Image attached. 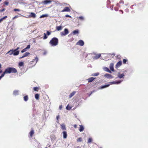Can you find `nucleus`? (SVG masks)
Segmentation results:
<instances>
[{
    "label": "nucleus",
    "mask_w": 148,
    "mask_h": 148,
    "mask_svg": "<svg viewBox=\"0 0 148 148\" xmlns=\"http://www.w3.org/2000/svg\"><path fill=\"white\" fill-rule=\"evenodd\" d=\"M17 72L16 69L13 67H8L6 68L4 71V73H15Z\"/></svg>",
    "instance_id": "1"
},
{
    "label": "nucleus",
    "mask_w": 148,
    "mask_h": 148,
    "mask_svg": "<svg viewBox=\"0 0 148 148\" xmlns=\"http://www.w3.org/2000/svg\"><path fill=\"white\" fill-rule=\"evenodd\" d=\"M58 40L56 37L53 38L50 41L49 43L52 46H56L58 45Z\"/></svg>",
    "instance_id": "2"
},
{
    "label": "nucleus",
    "mask_w": 148,
    "mask_h": 148,
    "mask_svg": "<svg viewBox=\"0 0 148 148\" xmlns=\"http://www.w3.org/2000/svg\"><path fill=\"white\" fill-rule=\"evenodd\" d=\"M122 82V80H119L117 81H113L110 82V84H108L106 85L101 87V89H103L108 87L110 84H118Z\"/></svg>",
    "instance_id": "3"
},
{
    "label": "nucleus",
    "mask_w": 148,
    "mask_h": 148,
    "mask_svg": "<svg viewBox=\"0 0 148 148\" xmlns=\"http://www.w3.org/2000/svg\"><path fill=\"white\" fill-rule=\"evenodd\" d=\"M69 33V32L68 29L66 28H65L64 29L63 32H60V34L61 36H63Z\"/></svg>",
    "instance_id": "4"
},
{
    "label": "nucleus",
    "mask_w": 148,
    "mask_h": 148,
    "mask_svg": "<svg viewBox=\"0 0 148 148\" xmlns=\"http://www.w3.org/2000/svg\"><path fill=\"white\" fill-rule=\"evenodd\" d=\"M101 56V54H95L92 56V58L95 60H96L99 58Z\"/></svg>",
    "instance_id": "5"
},
{
    "label": "nucleus",
    "mask_w": 148,
    "mask_h": 148,
    "mask_svg": "<svg viewBox=\"0 0 148 148\" xmlns=\"http://www.w3.org/2000/svg\"><path fill=\"white\" fill-rule=\"evenodd\" d=\"M77 45L83 46L84 45V42L82 40H79L76 43Z\"/></svg>",
    "instance_id": "6"
},
{
    "label": "nucleus",
    "mask_w": 148,
    "mask_h": 148,
    "mask_svg": "<svg viewBox=\"0 0 148 148\" xmlns=\"http://www.w3.org/2000/svg\"><path fill=\"white\" fill-rule=\"evenodd\" d=\"M36 14L34 12H30V15L28 16L29 17H32L35 18L36 17Z\"/></svg>",
    "instance_id": "7"
},
{
    "label": "nucleus",
    "mask_w": 148,
    "mask_h": 148,
    "mask_svg": "<svg viewBox=\"0 0 148 148\" xmlns=\"http://www.w3.org/2000/svg\"><path fill=\"white\" fill-rule=\"evenodd\" d=\"M30 54V53L29 52H26L24 54V55H23V56L20 57L19 58L21 59V58H24L25 57L27 56Z\"/></svg>",
    "instance_id": "8"
},
{
    "label": "nucleus",
    "mask_w": 148,
    "mask_h": 148,
    "mask_svg": "<svg viewBox=\"0 0 148 148\" xmlns=\"http://www.w3.org/2000/svg\"><path fill=\"white\" fill-rule=\"evenodd\" d=\"M70 10L68 7H65L64 9L61 11L62 12H70Z\"/></svg>",
    "instance_id": "9"
},
{
    "label": "nucleus",
    "mask_w": 148,
    "mask_h": 148,
    "mask_svg": "<svg viewBox=\"0 0 148 148\" xmlns=\"http://www.w3.org/2000/svg\"><path fill=\"white\" fill-rule=\"evenodd\" d=\"M110 69L111 71H114V64L113 63H111L110 65Z\"/></svg>",
    "instance_id": "10"
},
{
    "label": "nucleus",
    "mask_w": 148,
    "mask_h": 148,
    "mask_svg": "<svg viewBox=\"0 0 148 148\" xmlns=\"http://www.w3.org/2000/svg\"><path fill=\"white\" fill-rule=\"evenodd\" d=\"M52 1L46 0H45L44 1H43V3L44 4H49V3H50Z\"/></svg>",
    "instance_id": "11"
},
{
    "label": "nucleus",
    "mask_w": 148,
    "mask_h": 148,
    "mask_svg": "<svg viewBox=\"0 0 148 148\" xmlns=\"http://www.w3.org/2000/svg\"><path fill=\"white\" fill-rule=\"evenodd\" d=\"M103 69L104 71H106L108 72L109 73H111V71L109 69L106 67H103Z\"/></svg>",
    "instance_id": "12"
},
{
    "label": "nucleus",
    "mask_w": 148,
    "mask_h": 148,
    "mask_svg": "<svg viewBox=\"0 0 148 148\" xmlns=\"http://www.w3.org/2000/svg\"><path fill=\"white\" fill-rule=\"evenodd\" d=\"M122 64V62L121 61H119L117 62L116 65V68H117L120 66Z\"/></svg>",
    "instance_id": "13"
},
{
    "label": "nucleus",
    "mask_w": 148,
    "mask_h": 148,
    "mask_svg": "<svg viewBox=\"0 0 148 148\" xmlns=\"http://www.w3.org/2000/svg\"><path fill=\"white\" fill-rule=\"evenodd\" d=\"M104 76L108 78H112L113 77L110 75L108 74H106L104 75Z\"/></svg>",
    "instance_id": "14"
},
{
    "label": "nucleus",
    "mask_w": 148,
    "mask_h": 148,
    "mask_svg": "<svg viewBox=\"0 0 148 148\" xmlns=\"http://www.w3.org/2000/svg\"><path fill=\"white\" fill-rule=\"evenodd\" d=\"M62 133L63 136V138H66L67 136V134L66 132V131H63L62 132Z\"/></svg>",
    "instance_id": "15"
},
{
    "label": "nucleus",
    "mask_w": 148,
    "mask_h": 148,
    "mask_svg": "<svg viewBox=\"0 0 148 148\" xmlns=\"http://www.w3.org/2000/svg\"><path fill=\"white\" fill-rule=\"evenodd\" d=\"M124 76V74L122 73L121 74H120V73H118V77L120 79L122 78Z\"/></svg>",
    "instance_id": "16"
},
{
    "label": "nucleus",
    "mask_w": 148,
    "mask_h": 148,
    "mask_svg": "<svg viewBox=\"0 0 148 148\" xmlns=\"http://www.w3.org/2000/svg\"><path fill=\"white\" fill-rule=\"evenodd\" d=\"M95 79V78L93 77H91L90 78H89L88 79V82H92V81L94 80Z\"/></svg>",
    "instance_id": "17"
},
{
    "label": "nucleus",
    "mask_w": 148,
    "mask_h": 148,
    "mask_svg": "<svg viewBox=\"0 0 148 148\" xmlns=\"http://www.w3.org/2000/svg\"><path fill=\"white\" fill-rule=\"evenodd\" d=\"M76 92L75 91H73L71 93L69 96V98H71L75 94Z\"/></svg>",
    "instance_id": "18"
},
{
    "label": "nucleus",
    "mask_w": 148,
    "mask_h": 148,
    "mask_svg": "<svg viewBox=\"0 0 148 148\" xmlns=\"http://www.w3.org/2000/svg\"><path fill=\"white\" fill-rule=\"evenodd\" d=\"M62 28V27L61 26H57L56 27V29L57 31L61 30Z\"/></svg>",
    "instance_id": "19"
},
{
    "label": "nucleus",
    "mask_w": 148,
    "mask_h": 148,
    "mask_svg": "<svg viewBox=\"0 0 148 148\" xmlns=\"http://www.w3.org/2000/svg\"><path fill=\"white\" fill-rule=\"evenodd\" d=\"M14 52V50L13 49L10 50L9 51H8L7 54L9 53L10 55H11L12 54H13V52Z\"/></svg>",
    "instance_id": "20"
},
{
    "label": "nucleus",
    "mask_w": 148,
    "mask_h": 148,
    "mask_svg": "<svg viewBox=\"0 0 148 148\" xmlns=\"http://www.w3.org/2000/svg\"><path fill=\"white\" fill-rule=\"evenodd\" d=\"M19 53V51H14L13 52V55L14 56H17L18 55Z\"/></svg>",
    "instance_id": "21"
},
{
    "label": "nucleus",
    "mask_w": 148,
    "mask_h": 148,
    "mask_svg": "<svg viewBox=\"0 0 148 148\" xmlns=\"http://www.w3.org/2000/svg\"><path fill=\"white\" fill-rule=\"evenodd\" d=\"M19 91L17 90H15L14 91L13 94L14 95H16L18 94Z\"/></svg>",
    "instance_id": "22"
},
{
    "label": "nucleus",
    "mask_w": 148,
    "mask_h": 148,
    "mask_svg": "<svg viewBox=\"0 0 148 148\" xmlns=\"http://www.w3.org/2000/svg\"><path fill=\"white\" fill-rule=\"evenodd\" d=\"M73 34H76L79 33V30L78 29H76L73 31L72 32Z\"/></svg>",
    "instance_id": "23"
},
{
    "label": "nucleus",
    "mask_w": 148,
    "mask_h": 148,
    "mask_svg": "<svg viewBox=\"0 0 148 148\" xmlns=\"http://www.w3.org/2000/svg\"><path fill=\"white\" fill-rule=\"evenodd\" d=\"M48 15L47 14H44L42 15L40 17V18H42L44 17H46L48 16Z\"/></svg>",
    "instance_id": "24"
},
{
    "label": "nucleus",
    "mask_w": 148,
    "mask_h": 148,
    "mask_svg": "<svg viewBox=\"0 0 148 148\" xmlns=\"http://www.w3.org/2000/svg\"><path fill=\"white\" fill-rule=\"evenodd\" d=\"M80 127L79 129V130L80 132H82L84 130V128L83 126L82 125H80Z\"/></svg>",
    "instance_id": "25"
},
{
    "label": "nucleus",
    "mask_w": 148,
    "mask_h": 148,
    "mask_svg": "<svg viewBox=\"0 0 148 148\" xmlns=\"http://www.w3.org/2000/svg\"><path fill=\"white\" fill-rule=\"evenodd\" d=\"M39 95L38 94H36L35 96V98L37 100H38L39 99Z\"/></svg>",
    "instance_id": "26"
},
{
    "label": "nucleus",
    "mask_w": 148,
    "mask_h": 148,
    "mask_svg": "<svg viewBox=\"0 0 148 148\" xmlns=\"http://www.w3.org/2000/svg\"><path fill=\"white\" fill-rule=\"evenodd\" d=\"M7 17V16H5L3 18L0 19V23H1L4 19L6 18Z\"/></svg>",
    "instance_id": "27"
},
{
    "label": "nucleus",
    "mask_w": 148,
    "mask_h": 148,
    "mask_svg": "<svg viewBox=\"0 0 148 148\" xmlns=\"http://www.w3.org/2000/svg\"><path fill=\"white\" fill-rule=\"evenodd\" d=\"M24 65V63L22 62H20L18 63V66H22Z\"/></svg>",
    "instance_id": "28"
},
{
    "label": "nucleus",
    "mask_w": 148,
    "mask_h": 148,
    "mask_svg": "<svg viewBox=\"0 0 148 148\" xmlns=\"http://www.w3.org/2000/svg\"><path fill=\"white\" fill-rule=\"evenodd\" d=\"M24 100L25 101H27L28 99V98L27 95H26V96H24Z\"/></svg>",
    "instance_id": "29"
},
{
    "label": "nucleus",
    "mask_w": 148,
    "mask_h": 148,
    "mask_svg": "<svg viewBox=\"0 0 148 148\" xmlns=\"http://www.w3.org/2000/svg\"><path fill=\"white\" fill-rule=\"evenodd\" d=\"M61 128L63 130H66L65 126L64 124H62L61 125Z\"/></svg>",
    "instance_id": "30"
},
{
    "label": "nucleus",
    "mask_w": 148,
    "mask_h": 148,
    "mask_svg": "<svg viewBox=\"0 0 148 148\" xmlns=\"http://www.w3.org/2000/svg\"><path fill=\"white\" fill-rule=\"evenodd\" d=\"M36 60V64L38 60V58L37 57H36L35 59H33L32 61V62Z\"/></svg>",
    "instance_id": "31"
},
{
    "label": "nucleus",
    "mask_w": 148,
    "mask_h": 148,
    "mask_svg": "<svg viewBox=\"0 0 148 148\" xmlns=\"http://www.w3.org/2000/svg\"><path fill=\"white\" fill-rule=\"evenodd\" d=\"M34 133V131L33 130H32L30 132V135L31 137H32V135Z\"/></svg>",
    "instance_id": "32"
},
{
    "label": "nucleus",
    "mask_w": 148,
    "mask_h": 148,
    "mask_svg": "<svg viewBox=\"0 0 148 148\" xmlns=\"http://www.w3.org/2000/svg\"><path fill=\"white\" fill-rule=\"evenodd\" d=\"M99 75V73H93L92 74V76H97Z\"/></svg>",
    "instance_id": "33"
},
{
    "label": "nucleus",
    "mask_w": 148,
    "mask_h": 148,
    "mask_svg": "<svg viewBox=\"0 0 148 148\" xmlns=\"http://www.w3.org/2000/svg\"><path fill=\"white\" fill-rule=\"evenodd\" d=\"M79 19H80L81 20H84V17L83 16H80L78 18Z\"/></svg>",
    "instance_id": "34"
},
{
    "label": "nucleus",
    "mask_w": 148,
    "mask_h": 148,
    "mask_svg": "<svg viewBox=\"0 0 148 148\" xmlns=\"http://www.w3.org/2000/svg\"><path fill=\"white\" fill-rule=\"evenodd\" d=\"M5 73H4V72L1 74V75L0 76V80L4 76Z\"/></svg>",
    "instance_id": "35"
},
{
    "label": "nucleus",
    "mask_w": 148,
    "mask_h": 148,
    "mask_svg": "<svg viewBox=\"0 0 148 148\" xmlns=\"http://www.w3.org/2000/svg\"><path fill=\"white\" fill-rule=\"evenodd\" d=\"M92 141V139L91 138H89L88 140V143H91Z\"/></svg>",
    "instance_id": "36"
},
{
    "label": "nucleus",
    "mask_w": 148,
    "mask_h": 148,
    "mask_svg": "<svg viewBox=\"0 0 148 148\" xmlns=\"http://www.w3.org/2000/svg\"><path fill=\"white\" fill-rule=\"evenodd\" d=\"M44 37L43 39L45 40L47 38V36L45 33H44Z\"/></svg>",
    "instance_id": "37"
},
{
    "label": "nucleus",
    "mask_w": 148,
    "mask_h": 148,
    "mask_svg": "<svg viewBox=\"0 0 148 148\" xmlns=\"http://www.w3.org/2000/svg\"><path fill=\"white\" fill-rule=\"evenodd\" d=\"M71 108V107L69 106L68 105L66 107V109L67 110H70Z\"/></svg>",
    "instance_id": "38"
},
{
    "label": "nucleus",
    "mask_w": 148,
    "mask_h": 148,
    "mask_svg": "<svg viewBox=\"0 0 148 148\" xmlns=\"http://www.w3.org/2000/svg\"><path fill=\"white\" fill-rule=\"evenodd\" d=\"M26 51V49L25 48L23 49L21 51V52L23 53H24Z\"/></svg>",
    "instance_id": "39"
},
{
    "label": "nucleus",
    "mask_w": 148,
    "mask_h": 148,
    "mask_svg": "<svg viewBox=\"0 0 148 148\" xmlns=\"http://www.w3.org/2000/svg\"><path fill=\"white\" fill-rule=\"evenodd\" d=\"M82 141V138H78L77 140V142H81Z\"/></svg>",
    "instance_id": "40"
},
{
    "label": "nucleus",
    "mask_w": 148,
    "mask_h": 148,
    "mask_svg": "<svg viewBox=\"0 0 148 148\" xmlns=\"http://www.w3.org/2000/svg\"><path fill=\"white\" fill-rule=\"evenodd\" d=\"M4 4L6 5H8V4H9V2H7V1H5L4 3Z\"/></svg>",
    "instance_id": "41"
},
{
    "label": "nucleus",
    "mask_w": 148,
    "mask_h": 148,
    "mask_svg": "<svg viewBox=\"0 0 148 148\" xmlns=\"http://www.w3.org/2000/svg\"><path fill=\"white\" fill-rule=\"evenodd\" d=\"M30 45H28L27 47L25 48V49H29L30 48Z\"/></svg>",
    "instance_id": "42"
},
{
    "label": "nucleus",
    "mask_w": 148,
    "mask_h": 148,
    "mask_svg": "<svg viewBox=\"0 0 148 148\" xmlns=\"http://www.w3.org/2000/svg\"><path fill=\"white\" fill-rule=\"evenodd\" d=\"M127 61V60L126 59H124L123 60V62L124 64H125Z\"/></svg>",
    "instance_id": "43"
},
{
    "label": "nucleus",
    "mask_w": 148,
    "mask_h": 148,
    "mask_svg": "<svg viewBox=\"0 0 148 148\" xmlns=\"http://www.w3.org/2000/svg\"><path fill=\"white\" fill-rule=\"evenodd\" d=\"M38 89V88L37 87H34V90L35 91H37Z\"/></svg>",
    "instance_id": "44"
},
{
    "label": "nucleus",
    "mask_w": 148,
    "mask_h": 148,
    "mask_svg": "<svg viewBox=\"0 0 148 148\" xmlns=\"http://www.w3.org/2000/svg\"><path fill=\"white\" fill-rule=\"evenodd\" d=\"M19 17V16H14L13 18V19H14L15 18H17Z\"/></svg>",
    "instance_id": "45"
},
{
    "label": "nucleus",
    "mask_w": 148,
    "mask_h": 148,
    "mask_svg": "<svg viewBox=\"0 0 148 148\" xmlns=\"http://www.w3.org/2000/svg\"><path fill=\"white\" fill-rule=\"evenodd\" d=\"M47 34L48 35H49L51 34V33L49 31H47Z\"/></svg>",
    "instance_id": "46"
},
{
    "label": "nucleus",
    "mask_w": 148,
    "mask_h": 148,
    "mask_svg": "<svg viewBox=\"0 0 148 148\" xmlns=\"http://www.w3.org/2000/svg\"><path fill=\"white\" fill-rule=\"evenodd\" d=\"M14 11H20V10L18 9H14Z\"/></svg>",
    "instance_id": "47"
},
{
    "label": "nucleus",
    "mask_w": 148,
    "mask_h": 148,
    "mask_svg": "<svg viewBox=\"0 0 148 148\" xmlns=\"http://www.w3.org/2000/svg\"><path fill=\"white\" fill-rule=\"evenodd\" d=\"M19 49V47H17L16 49L14 50V51H18L17 50Z\"/></svg>",
    "instance_id": "48"
},
{
    "label": "nucleus",
    "mask_w": 148,
    "mask_h": 148,
    "mask_svg": "<svg viewBox=\"0 0 148 148\" xmlns=\"http://www.w3.org/2000/svg\"><path fill=\"white\" fill-rule=\"evenodd\" d=\"M59 117H60V116H59V115H58V116H57V117H56V119H57V120L58 121V119L59 118Z\"/></svg>",
    "instance_id": "49"
},
{
    "label": "nucleus",
    "mask_w": 148,
    "mask_h": 148,
    "mask_svg": "<svg viewBox=\"0 0 148 148\" xmlns=\"http://www.w3.org/2000/svg\"><path fill=\"white\" fill-rule=\"evenodd\" d=\"M65 16L66 17H71V16H70L69 15H68V14L66 15Z\"/></svg>",
    "instance_id": "50"
},
{
    "label": "nucleus",
    "mask_w": 148,
    "mask_h": 148,
    "mask_svg": "<svg viewBox=\"0 0 148 148\" xmlns=\"http://www.w3.org/2000/svg\"><path fill=\"white\" fill-rule=\"evenodd\" d=\"M125 10L126 12H129V10L128 9H126Z\"/></svg>",
    "instance_id": "51"
},
{
    "label": "nucleus",
    "mask_w": 148,
    "mask_h": 148,
    "mask_svg": "<svg viewBox=\"0 0 148 148\" xmlns=\"http://www.w3.org/2000/svg\"><path fill=\"white\" fill-rule=\"evenodd\" d=\"M62 108V105L60 106L59 107V109H61Z\"/></svg>",
    "instance_id": "52"
},
{
    "label": "nucleus",
    "mask_w": 148,
    "mask_h": 148,
    "mask_svg": "<svg viewBox=\"0 0 148 148\" xmlns=\"http://www.w3.org/2000/svg\"><path fill=\"white\" fill-rule=\"evenodd\" d=\"M5 10V9L3 8V9H2V10H0V11L1 12H2L4 11Z\"/></svg>",
    "instance_id": "53"
},
{
    "label": "nucleus",
    "mask_w": 148,
    "mask_h": 148,
    "mask_svg": "<svg viewBox=\"0 0 148 148\" xmlns=\"http://www.w3.org/2000/svg\"><path fill=\"white\" fill-rule=\"evenodd\" d=\"M47 52L46 51H45L43 53V54L44 55H45L46 53H47Z\"/></svg>",
    "instance_id": "54"
},
{
    "label": "nucleus",
    "mask_w": 148,
    "mask_h": 148,
    "mask_svg": "<svg viewBox=\"0 0 148 148\" xmlns=\"http://www.w3.org/2000/svg\"><path fill=\"white\" fill-rule=\"evenodd\" d=\"M74 127L76 128L77 127V125L76 124H75L74 125Z\"/></svg>",
    "instance_id": "55"
},
{
    "label": "nucleus",
    "mask_w": 148,
    "mask_h": 148,
    "mask_svg": "<svg viewBox=\"0 0 148 148\" xmlns=\"http://www.w3.org/2000/svg\"><path fill=\"white\" fill-rule=\"evenodd\" d=\"M120 3H124V2L123 1H120Z\"/></svg>",
    "instance_id": "56"
},
{
    "label": "nucleus",
    "mask_w": 148,
    "mask_h": 148,
    "mask_svg": "<svg viewBox=\"0 0 148 148\" xmlns=\"http://www.w3.org/2000/svg\"><path fill=\"white\" fill-rule=\"evenodd\" d=\"M47 146L49 148H50L51 147V145H50L48 144Z\"/></svg>",
    "instance_id": "57"
},
{
    "label": "nucleus",
    "mask_w": 148,
    "mask_h": 148,
    "mask_svg": "<svg viewBox=\"0 0 148 148\" xmlns=\"http://www.w3.org/2000/svg\"><path fill=\"white\" fill-rule=\"evenodd\" d=\"M114 9H115V10H116V11H117L118 10V9H117V8H115Z\"/></svg>",
    "instance_id": "58"
},
{
    "label": "nucleus",
    "mask_w": 148,
    "mask_h": 148,
    "mask_svg": "<svg viewBox=\"0 0 148 148\" xmlns=\"http://www.w3.org/2000/svg\"><path fill=\"white\" fill-rule=\"evenodd\" d=\"M110 3V1H109V0H108L107 1V3Z\"/></svg>",
    "instance_id": "59"
},
{
    "label": "nucleus",
    "mask_w": 148,
    "mask_h": 148,
    "mask_svg": "<svg viewBox=\"0 0 148 148\" xmlns=\"http://www.w3.org/2000/svg\"><path fill=\"white\" fill-rule=\"evenodd\" d=\"M93 92H94L93 91L92 92H91V93L89 95V96H90Z\"/></svg>",
    "instance_id": "60"
},
{
    "label": "nucleus",
    "mask_w": 148,
    "mask_h": 148,
    "mask_svg": "<svg viewBox=\"0 0 148 148\" xmlns=\"http://www.w3.org/2000/svg\"><path fill=\"white\" fill-rule=\"evenodd\" d=\"M22 16L24 17H25V18H27V17L26 16H23V15H21Z\"/></svg>",
    "instance_id": "61"
},
{
    "label": "nucleus",
    "mask_w": 148,
    "mask_h": 148,
    "mask_svg": "<svg viewBox=\"0 0 148 148\" xmlns=\"http://www.w3.org/2000/svg\"><path fill=\"white\" fill-rule=\"evenodd\" d=\"M2 70H0V74L1 73H2Z\"/></svg>",
    "instance_id": "62"
},
{
    "label": "nucleus",
    "mask_w": 148,
    "mask_h": 148,
    "mask_svg": "<svg viewBox=\"0 0 148 148\" xmlns=\"http://www.w3.org/2000/svg\"><path fill=\"white\" fill-rule=\"evenodd\" d=\"M120 11H121V12H122V13H123V11H122V10H120Z\"/></svg>",
    "instance_id": "63"
},
{
    "label": "nucleus",
    "mask_w": 148,
    "mask_h": 148,
    "mask_svg": "<svg viewBox=\"0 0 148 148\" xmlns=\"http://www.w3.org/2000/svg\"><path fill=\"white\" fill-rule=\"evenodd\" d=\"M119 5V4L118 3L117 4V6H118Z\"/></svg>",
    "instance_id": "64"
}]
</instances>
